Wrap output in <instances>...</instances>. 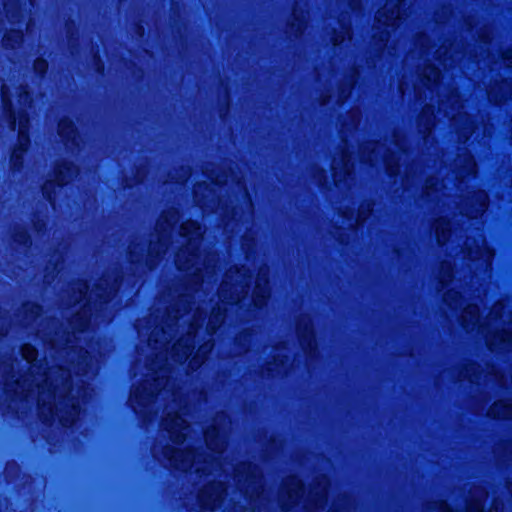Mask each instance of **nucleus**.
Instances as JSON below:
<instances>
[{
  "label": "nucleus",
  "mask_w": 512,
  "mask_h": 512,
  "mask_svg": "<svg viewBox=\"0 0 512 512\" xmlns=\"http://www.w3.org/2000/svg\"><path fill=\"white\" fill-rule=\"evenodd\" d=\"M2 103L4 115L6 117L9 128L14 130L17 126V123L19 124L17 142L13 147H16L22 151H29L31 146V135L28 127V113L26 111L18 112L10 98L3 96Z\"/></svg>",
  "instance_id": "obj_1"
},
{
  "label": "nucleus",
  "mask_w": 512,
  "mask_h": 512,
  "mask_svg": "<svg viewBox=\"0 0 512 512\" xmlns=\"http://www.w3.org/2000/svg\"><path fill=\"white\" fill-rule=\"evenodd\" d=\"M75 171L76 165L72 160L62 159L56 162L53 169V179L47 180L41 186L43 198L48 202H53L55 200L56 190L67 187Z\"/></svg>",
  "instance_id": "obj_2"
},
{
  "label": "nucleus",
  "mask_w": 512,
  "mask_h": 512,
  "mask_svg": "<svg viewBox=\"0 0 512 512\" xmlns=\"http://www.w3.org/2000/svg\"><path fill=\"white\" fill-rule=\"evenodd\" d=\"M58 134L66 142L72 141L78 134V128L73 119L63 117L58 122Z\"/></svg>",
  "instance_id": "obj_3"
},
{
  "label": "nucleus",
  "mask_w": 512,
  "mask_h": 512,
  "mask_svg": "<svg viewBox=\"0 0 512 512\" xmlns=\"http://www.w3.org/2000/svg\"><path fill=\"white\" fill-rule=\"evenodd\" d=\"M12 241L21 248H30L33 243V238L30 231L25 227L15 229L12 236Z\"/></svg>",
  "instance_id": "obj_4"
},
{
  "label": "nucleus",
  "mask_w": 512,
  "mask_h": 512,
  "mask_svg": "<svg viewBox=\"0 0 512 512\" xmlns=\"http://www.w3.org/2000/svg\"><path fill=\"white\" fill-rule=\"evenodd\" d=\"M28 151L13 147L10 153V168L13 172H21L25 167V155Z\"/></svg>",
  "instance_id": "obj_5"
},
{
  "label": "nucleus",
  "mask_w": 512,
  "mask_h": 512,
  "mask_svg": "<svg viewBox=\"0 0 512 512\" xmlns=\"http://www.w3.org/2000/svg\"><path fill=\"white\" fill-rule=\"evenodd\" d=\"M23 37V31L20 29L7 30L2 38L3 46L7 49H14Z\"/></svg>",
  "instance_id": "obj_6"
},
{
  "label": "nucleus",
  "mask_w": 512,
  "mask_h": 512,
  "mask_svg": "<svg viewBox=\"0 0 512 512\" xmlns=\"http://www.w3.org/2000/svg\"><path fill=\"white\" fill-rule=\"evenodd\" d=\"M33 71L41 79L45 78L49 71V61L44 57H36L33 61Z\"/></svg>",
  "instance_id": "obj_7"
},
{
  "label": "nucleus",
  "mask_w": 512,
  "mask_h": 512,
  "mask_svg": "<svg viewBox=\"0 0 512 512\" xmlns=\"http://www.w3.org/2000/svg\"><path fill=\"white\" fill-rule=\"evenodd\" d=\"M297 330L301 344L305 345L307 348H311L312 342H315L314 332L307 325L303 327L298 325Z\"/></svg>",
  "instance_id": "obj_8"
},
{
  "label": "nucleus",
  "mask_w": 512,
  "mask_h": 512,
  "mask_svg": "<svg viewBox=\"0 0 512 512\" xmlns=\"http://www.w3.org/2000/svg\"><path fill=\"white\" fill-rule=\"evenodd\" d=\"M201 229V225L197 220H189L180 227V234L183 237H187Z\"/></svg>",
  "instance_id": "obj_9"
},
{
  "label": "nucleus",
  "mask_w": 512,
  "mask_h": 512,
  "mask_svg": "<svg viewBox=\"0 0 512 512\" xmlns=\"http://www.w3.org/2000/svg\"><path fill=\"white\" fill-rule=\"evenodd\" d=\"M145 396V389L143 388H136L134 391L130 394V401H135L137 405L143 406V400Z\"/></svg>",
  "instance_id": "obj_10"
},
{
  "label": "nucleus",
  "mask_w": 512,
  "mask_h": 512,
  "mask_svg": "<svg viewBox=\"0 0 512 512\" xmlns=\"http://www.w3.org/2000/svg\"><path fill=\"white\" fill-rule=\"evenodd\" d=\"M267 300V296L264 292L258 290V285L256 286V291L253 297V303L256 307H261V305Z\"/></svg>",
  "instance_id": "obj_11"
},
{
  "label": "nucleus",
  "mask_w": 512,
  "mask_h": 512,
  "mask_svg": "<svg viewBox=\"0 0 512 512\" xmlns=\"http://www.w3.org/2000/svg\"><path fill=\"white\" fill-rule=\"evenodd\" d=\"M76 423V417L72 414L62 416L60 418V424L63 428H71Z\"/></svg>",
  "instance_id": "obj_12"
},
{
  "label": "nucleus",
  "mask_w": 512,
  "mask_h": 512,
  "mask_svg": "<svg viewBox=\"0 0 512 512\" xmlns=\"http://www.w3.org/2000/svg\"><path fill=\"white\" fill-rule=\"evenodd\" d=\"M75 322H76V326L79 328V330L84 331L88 327V325L90 323V319L86 318L82 315H77L75 317Z\"/></svg>",
  "instance_id": "obj_13"
},
{
  "label": "nucleus",
  "mask_w": 512,
  "mask_h": 512,
  "mask_svg": "<svg viewBox=\"0 0 512 512\" xmlns=\"http://www.w3.org/2000/svg\"><path fill=\"white\" fill-rule=\"evenodd\" d=\"M198 499H199V503H200V505L202 507L207 508L210 511L213 510L212 506H207V502L211 499V495L210 494L201 493V494H199Z\"/></svg>",
  "instance_id": "obj_14"
},
{
  "label": "nucleus",
  "mask_w": 512,
  "mask_h": 512,
  "mask_svg": "<svg viewBox=\"0 0 512 512\" xmlns=\"http://www.w3.org/2000/svg\"><path fill=\"white\" fill-rule=\"evenodd\" d=\"M303 23L304 21L301 17L293 15V21L288 23V27L293 30H298Z\"/></svg>",
  "instance_id": "obj_15"
},
{
  "label": "nucleus",
  "mask_w": 512,
  "mask_h": 512,
  "mask_svg": "<svg viewBox=\"0 0 512 512\" xmlns=\"http://www.w3.org/2000/svg\"><path fill=\"white\" fill-rule=\"evenodd\" d=\"M36 349L32 345L24 346L22 348V355L25 359L29 360L30 356L35 355Z\"/></svg>",
  "instance_id": "obj_16"
},
{
  "label": "nucleus",
  "mask_w": 512,
  "mask_h": 512,
  "mask_svg": "<svg viewBox=\"0 0 512 512\" xmlns=\"http://www.w3.org/2000/svg\"><path fill=\"white\" fill-rule=\"evenodd\" d=\"M31 99V93L26 87H22L18 93V100L21 102L22 100Z\"/></svg>",
  "instance_id": "obj_17"
},
{
  "label": "nucleus",
  "mask_w": 512,
  "mask_h": 512,
  "mask_svg": "<svg viewBox=\"0 0 512 512\" xmlns=\"http://www.w3.org/2000/svg\"><path fill=\"white\" fill-rule=\"evenodd\" d=\"M206 437L215 439L219 435V430L216 427H213L210 432H205Z\"/></svg>",
  "instance_id": "obj_18"
},
{
  "label": "nucleus",
  "mask_w": 512,
  "mask_h": 512,
  "mask_svg": "<svg viewBox=\"0 0 512 512\" xmlns=\"http://www.w3.org/2000/svg\"><path fill=\"white\" fill-rule=\"evenodd\" d=\"M98 298L101 300L102 303H109L111 300L110 293H104V294H98Z\"/></svg>",
  "instance_id": "obj_19"
},
{
  "label": "nucleus",
  "mask_w": 512,
  "mask_h": 512,
  "mask_svg": "<svg viewBox=\"0 0 512 512\" xmlns=\"http://www.w3.org/2000/svg\"><path fill=\"white\" fill-rule=\"evenodd\" d=\"M70 411L78 414L80 412V406L78 404H71Z\"/></svg>",
  "instance_id": "obj_20"
},
{
  "label": "nucleus",
  "mask_w": 512,
  "mask_h": 512,
  "mask_svg": "<svg viewBox=\"0 0 512 512\" xmlns=\"http://www.w3.org/2000/svg\"><path fill=\"white\" fill-rule=\"evenodd\" d=\"M386 169H387V173H388L390 176L394 175V170H393V168H392L390 165H387V168H386Z\"/></svg>",
  "instance_id": "obj_21"
},
{
  "label": "nucleus",
  "mask_w": 512,
  "mask_h": 512,
  "mask_svg": "<svg viewBox=\"0 0 512 512\" xmlns=\"http://www.w3.org/2000/svg\"><path fill=\"white\" fill-rule=\"evenodd\" d=\"M103 70H104V64H103V62L100 61L97 64V71H103Z\"/></svg>",
  "instance_id": "obj_22"
},
{
  "label": "nucleus",
  "mask_w": 512,
  "mask_h": 512,
  "mask_svg": "<svg viewBox=\"0 0 512 512\" xmlns=\"http://www.w3.org/2000/svg\"><path fill=\"white\" fill-rule=\"evenodd\" d=\"M30 306H31L32 308H40V306H39L37 303H34V302H33V303H30Z\"/></svg>",
  "instance_id": "obj_23"
},
{
  "label": "nucleus",
  "mask_w": 512,
  "mask_h": 512,
  "mask_svg": "<svg viewBox=\"0 0 512 512\" xmlns=\"http://www.w3.org/2000/svg\"><path fill=\"white\" fill-rule=\"evenodd\" d=\"M134 255V252L130 251L129 256L132 257Z\"/></svg>",
  "instance_id": "obj_24"
},
{
  "label": "nucleus",
  "mask_w": 512,
  "mask_h": 512,
  "mask_svg": "<svg viewBox=\"0 0 512 512\" xmlns=\"http://www.w3.org/2000/svg\"><path fill=\"white\" fill-rule=\"evenodd\" d=\"M99 289H102L103 291H106V288L98 286Z\"/></svg>",
  "instance_id": "obj_25"
},
{
  "label": "nucleus",
  "mask_w": 512,
  "mask_h": 512,
  "mask_svg": "<svg viewBox=\"0 0 512 512\" xmlns=\"http://www.w3.org/2000/svg\"><path fill=\"white\" fill-rule=\"evenodd\" d=\"M474 512H483L482 510L474 509Z\"/></svg>",
  "instance_id": "obj_26"
}]
</instances>
